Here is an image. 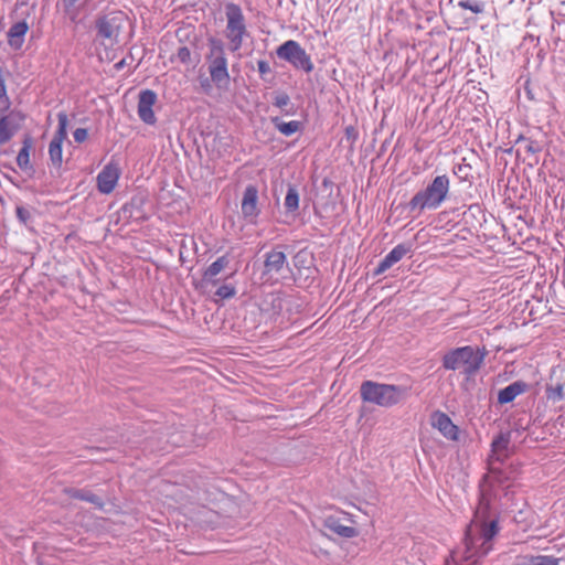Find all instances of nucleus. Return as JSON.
<instances>
[{"instance_id":"1","label":"nucleus","mask_w":565,"mask_h":565,"mask_svg":"<svg viewBox=\"0 0 565 565\" xmlns=\"http://www.w3.org/2000/svg\"><path fill=\"white\" fill-rule=\"evenodd\" d=\"M491 499L481 493L475 513L465 535V544L469 557L486 556L492 550V540L499 532L498 518H491Z\"/></svg>"},{"instance_id":"2","label":"nucleus","mask_w":565,"mask_h":565,"mask_svg":"<svg viewBox=\"0 0 565 565\" xmlns=\"http://www.w3.org/2000/svg\"><path fill=\"white\" fill-rule=\"evenodd\" d=\"M360 394L363 402L388 408L404 402L409 396V388L367 380L361 384Z\"/></svg>"},{"instance_id":"3","label":"nucleus","mask_w":565,"mask_h":565,"mask_svg":"<svg viewBox=\"0 0 565 565\" xmlns=\"http://www.w3.org/2000/svg\"><path fill=\"white\" fill-rule=\"evenodd\" d=\"M450 181L446 174L437 175L407 203L411 213L420 214L424 210H436L447 199Z\"/></svg>"},{"instance_id":"4","label":"nucleus","mask_w":565,"mask_h":565,"mask_svg":"<svg viewBox=\"0 0 565 565\" xmlns=\"http://www.w3.org/2000/svg\"><path fill=\"white\" fill-rule=\"evenodd\" d=\"M486 355V348L480 349L471 345L456 348L444 355L443 366L451 371L463 367V373L471 376L480 370Z\"/></svg>"},{"instance_id":"5","label":"nucleus","mask_w":565,"mask_h":565,"mask_svg":"<svg viewBox=\"0 0 565 565\" xmlns=\"http://www.w3.org/2000/svg\"><path fill=\"white\" fill-rule=\"evenodd\" d=\"M209 52L205 56L210 77L212 83L218 88L227 87L231 77L228 73V62L225 53V43L223 40L211 36L207 39Z\"/></svg>"},{"instance_id":"6","label":"nucleus","mask_w":565,"mask_h":565,"mask_svg":"<svg viewBox=\"0 0 565 565\" xmlns=\"http://www.w3.org/2000/svg\"><path fill=\"white\" fill-rule=\"evenodd\" d=\"M226 15V38L231 42V51H238L244 42V36L247 35V28L245 18L241 7L236 3L228 2L225 4Z\"/></svg>"},{"instance_id":"7","label":"nucleus","mask_w":565,"mask_h":565,"mask_svg":"<svg viewBox=\"0 0 565 565\" xmlns=\"http://www.w3.org/2000/svg\"><path fill=\"white\" fill-rule=\"evenodd\" d=\"M278 58L287 61L295 68L310 73L313 70L311 57L305 49L295 40H288L276 50Z\"/></svg>"},{"instance_id":"8","label":"nucleus","mask_w":565,"mask_h":565,"mask_svg":"<svg viewBox=\"0 0 565 565\" xmlns=\"http://www.w3.org/2000/svg\"><path fill=\"white\" fill-rule=\"evenodd\" d=\"M507 458L493 457L488 459L489 472L500 484L515 480L521 473V463L519 461H505Z\"/></svg>"},{"instance_id":"9","label":"nucleus","mask_w":565,"mask_h":565,"mask_svg":"<svg viewBox=\"0 0 565 565\" xmlns=\"http://www.w3.org/2000/svg\"><path fill=\"white\" fill-rule=\"evenodd\" d=\"M122 20L117 13L98 17L95 21L97 36L108 40L111 44L117 43Z\"/></svg>"},{"instance_id":"10","label":"nucleus","mask_w":565,"mask_h":565,"mask_svg":"<svg viewBox=\"0 0 565 565\" xmlns=\"http://www.w3.org/2000/svg\"><path fill=\"white\" fill-rule=\"evenodd\" d=\"M546 398L553 403L565 399V364L553 369L545 386Z\"/></svg>"},{"instance_id":"11","label":"nucleus","mask_w":565,"mask_h":565,"mask_svg":"<svg viewBox=\"0 0 565 565\" xmlns=\"http://www.w3.org/2000/svg\"><path fill=\"white\" fill-rule=\"evenodd\" d=\"M242 215L249 224H256L260 214L258 206V189L249 184L245 188L242 199Z\"/></svg>"},{"instance_id":"12","label":"nucleus","mask_w":565,"mask_h":565,"mask_svg":"<svg viewBox=\"0 0 565 565\" xmlns=\"http://www.w3.org/2000/svg\"><path fill=\"white\" fill-rule=\"evenodd\" d=\"M285 268L289 269L286 254L282 250L274 248L265 254L262 277L271 279L280 275Z\"/></svg>"},{"instance_id":"13","label":"nucleus","mask_w":565,"mask_h":565,"mask_svg":"<svg viewBox=\"0 0 565 565\" xmlns=\"http://www.w3.org/2000/svg\"><path fill=\"white\" fill-rule=\"evenodd\" d=\"M230 255L225 254L215 259L211 265H209L202 274L201 282L196 286V288L206 289L207 287H216L220 282V279L216 277L222 270H224L230 265Z\"/></svg>"},{"instance_id":"14","label":"nucleus","mask_w":565,"mask_h":565,"mask_svg":"<svg viewBox=\"0 0 565 565\" xmlns=\"http://www.w3.org/2000/svg\"><path fill=\"white\" fill-rule=\"evenodd\" d=\"M157 102V94L151 89H143L139 93L138 99V116L147 125H154L157 122L156 115L152 110Z\"/></svg>"},{"instance_id":"15","label":"nucleus","mask_w":565,"mask_h":565,"mask_svg":"<svg viewBox=\"0 0 565 565\" xmlns=\"http://www.w3.org/2000/svg\"><path fill=\"white\" fill-rule=\"evenodd\" d=\"M118 179H119L118 167L109 163V164L105 166L104 169L98 173L97 188L102 193L108 194L115 189Z\"/></svg>"},{"instance_id":"16","label":"nucleus","mask_w":565,"mask_h":565,"mask_svg":"<svg viewBox=\"0 0 565 565\" xmlns=\"http://www.w3.org/2000/svg\"><path fill=\"white\" fill-rule=\"evenodd\" d=\"M431 424L437 428L444 437L449 440H458V427L451 422L450 417L439 411L431 415Z\"/></svg>"},{"instance_id":"17","label":"nucleus","mask_w":565,"mask_h":565,"mask_svg":"<svg viewBox=\"0 0 565 565\" xmlns=\"http://www.w3.org/2000/svg\"><path fill=\"white\" fill-rule=\"evenodd\" d=\"M530 385L524 381H515L510 385L503 387L498 393V403L500 405L509 404L513 402L516 396L525 393Z\"/></svg>"},{"instance_id":"18","label":"nucleus","mask_w":565,"mask_h":565,"mask_svg":"<svg viewBox=\"0 0 565 565\" xmlns=\"http://www.w3.org/2000/svg\"><path fill=\"white\" fill-rule=\"evenodd\" d=\"M28 30L29 25L25 20L12 24L7 33L9 46L13 50H20Z\"/></svg>"},{"instance_id":"19","label":"nucleus","mask_w":565,"mask_h":565,"mask_svg":"<svg viewBox=\"0 0 565 565\" xmlns=\"http://www.w3.org/2000/svg\"><path fill=\"white\" fill-rule=\"evenodd\" d=\"M64 493L72 499L89 502L98 510H104L105 503L103 499L88 489L65 488Z\"/></svg>"},{"instance_id":"20","label":"nucleus","mask_w":565,"mask_h":565,"mask_svg":"<svg viewBox=\"0 0 565 565\" xmlns=\"http://www.w3.org/2000/svg\"><path fill=\"white\" fill-rule=\"evenodd\" d=\"M323 525L330 532L344 539L355 537L359 534L355 527L342 524L341 520L335 516H328Z\"/></svg>"},{"instance_id":"21","label":"nucleus","mask_w":565,"mask_h":565,"mask_svg":"<svg viewBox=\"0 0 565 565\" xmlns=\"http://www.w3.org/2000/svg\"><path fill=\"white\" fill-rule=\"evenodd\" d=\"M33 147V139L30 135H25L22 140V148L17 156V164L23 171H34L30 162V152Z\"/></svg>"},{"instance_id":"22","label":"nucleus","mask_w":565,"mask_h":565,"mask_svg":"<svg viewBox=\"0 0 565 565\" xmlns=\"http://www.w3.org/2000/svg\"><path fill=\"white\" fill-rule=\"evenodd\" d=\"M511 441V433L510 431H500L491 443V455L489 459H493V457L507 458V454H503L508 450V447Z\"/></svg>"},{"instance_id":"23","label":"nucleus","mask_w":565,"mask_h":565,"mask_svg":"<svg viewBox=\"0 0 565 565\" xmlns=\"http://www.w3.org/2000/svg\"><path fill=\"white\" fill-rule=\"evenodd\" d=\"M19 129L13 122V115L0 116V147L9 142Z\"/></svg>"},{"instance_id":"24","label":"nucleus","mask_w":565,"mask_h":565,"mask_svg":"<svg viewBox=\"0 0 565 565\" xmlns=\"http://www.w3.org/2000/svg\"><path fill=\"white\" fill-rule=\"evenodd\" d=\"M559 558L551 555H520L514 565H558Z\"/></svg>"},{"instance_id":"25","label":"nucleus","mask_w":565,"mask_h":565,"mask_svg":"<svg viewBox=\"0 0 565 565\" xmlns=\"http://www.w3.org/2000/svg\"><path fill=\"white\" fill-rule=\"evenodd\" d=\"M271 124L284 136L289 137L301 129V122L298 120L284 121L280 117H271Z\"/></svg>"},{"instance_id":"26","label":"nucleus","mask_w":565,"mask_h":565,"mask_svg":"<svg viewBox=\"0 0 565 565\" xmlns=\"http://www.w3.org/2000/svg\"><path fill=\"white\" fill-rule=\"evenodd\" d=\"M273 105L281 109L285 115H295L296 109L290 103V97L287 93H278L274 97Z\"/></svg>"},{"instance_id":"27","label":"nucleus","mask_w":565,"mask_h":565,"mask_svg":"<svg viewBox=\"0 0 565 565\" xmlns=\"http://www.w3.org/2000/svg\"><path fill=\"white\" fill-rule=\"evenodd\" d=\"M285 209L289 213H294L299 207V192L295 185L288 184V190L284 202Z\"/></svg>"},{"instance_id":"28","label":"nucleus","mask_w":565,"mask_h":565,"mask_svg":"<svg viewBox=\"0 0 565 565\" xmlns=\"http://www.w3.org/2000/svg\"><path fill=\"white\" fill-rule=\"evenodd\" d=\"M412 246L413 245L411 243L398 244L385 256V258L394 265L412 252Z\"/></svg>"},{"instance_id":"29","label":"nucleus","mask_w":565,"mask_h":565,"mask_svg":"<svg viewBox=\"0 0 565 565\" xmlns=\"http://www.w3.org/2000/svg\"><path fill=\"white\" fill-rule=\"evenodd\" d=\"M235 271H233L230 276L226 277L225 280L233 277ZM236 295V287L227 281H224L221 286L217 287V289L214 292V296L218 297L221 300H226L235 297Z\"/></svg>"},{"instance_id":"30","label":"nucleus","mask_w":565,"mask_h":565,"mask_svg":"<svg viewBox=\"0 0 565 565\" xmlns=\"http://www.w3.org/2000/svg\"><path fill=\"white\" fill-rule=\"evenodd\" d=\"M57 120H58V127H57V130L51 141H57L58 143H63L64 139L67 136V130H66L67 124H68L67 115L65 113H58Z\"/></svg>"},{"instance_id":"31","label":"nucleus","mask_w":565,"mask_h":565,"mask_svg":"<svg viewBox=\"0 0 565 565\" xmlns=\"http://www.w3.org/2000/svg\"><path fill=\"white\" fill-rule=\"evenodd\" d=\"M312 260V254L307 249L302 248L295 254L292 257L294 266L298 269L308 268Z\"/></svg>"},{"instance_id":"32","label":"nucleus","mask_w":565,"mask_h":565,"mask_svg":"<svg viewBox=\"0 0 565 565\" xmlns=\"http://www.w3.org/2000/svg\"><path fill=\"white\" fill-rule=\"evenodd\" d=\"M516 143L524 145V147H523L524 152L532 154V156L542 151V146L539 141L533 140L531 138H526L522 135L519 136V138L516 139Z\"/></svg>"},{"instance_id":"33","label":"nucleus","mask_w":565,"mask_h":565,"mask_svg":"<svg viewBox=\"0 0 565 565\" xmlns=\"http://www.w3.org/2000/svg\"><path fill=\"white\" fill-rule=\"evenodd\" d=\"M49 156L52 164L56 168H61L63 157L62 143L51 141L49 145Z\"/></svg>"},{"instance_id":"34","label":"nucleus","mask_w":565,"mask_h":565,"mask_svg":"<svg viewBox=\"0 0 565 565\" xmlns=\"http://www.w3.org/2000/svg\"><path fill=\"white\" fill-rule=\"evenodd\" d=\"M142 204V200L141 199H131V201L127 204H125L122 206V212L126 214V213H129V217H135L136 220H139L141 218V213H140V206Z\"/></svg>"},{"instance_id":"35","label":"nucleus","mask_w":565,"mask_h":565,"mask_svg":"<svg viewBox=\"0 0 565 565\" xmlns=\"http://www.w3.org/2000/svg\"><path fill=\"white\" fill-rule=\"evenodd\" d=\"M10 107V100L7 95L6 79L3 76V67L0 66V111H6Z\"/></svg>"},{"instance_id":"36","label":"nucleus","mask_w":565,"mask_h":565,"mask_svg":"<svg viewBox=\"0 0 565 565\" xmlns=\"http://www.w3.org/2000/svg\"><path fill=\"white\" fill-rule=\"evenodd\" d=\"M458 6L461 9L470 10L475 14H479L484 11V2L480 0H460L458 1Z\"/></svg>"},{"instance_id":"37","label":"nucleus","mask_w":565,"mask_h":565,"mask_svg":"<svg viewBox=\"0 0 565 565\" xmlns=\"http://www.w3.org/2000/svg\"><path fill=\"white\" fill-rule=\"evenodd\" d=\"M471 166L459 163L454 167V173L462 181H468L471 178Z\"/></svg>"},{"instance_id":"38","label":"nucleus","mask_w":565,"mask_h":565,"mask_svg":"<svg viewBox=\"0 0 565 565\" xmlns=\"http://www.w3.org/2000/svg\"><path fill=\"white\" fill-rule=\"evenodd\" d=\"M175 56L182 64L189 65L192 63L191 51L185 45L178 49Z\"/></svg>"},{"instance_id":"39","label":"nucleus","mask_w":565,"mask_h":565,"mask_svg":"<svg viewBox=\"0 0 565 565\" xmlns=\"http://www.w3.org/2000/svg\"><path fill=\"white\" fill-rule=\"evenodd\" d=\"M15 215L19 222L22 223L23 225H28L32 218L31 212L22 205L17 206Z\"/></svg>"},{"instance_id":"40","label":"nucleus","mask_w":565,"mask_h":565,"mask_svg":"<svg viewBox=\"0 0 565 565\" xmlns=\"http://www.w3.org/2000/svg\"><path fill=\"white\" fill-rule=\"evenodd\" d=\"M392 263L387 258H383L373 270V276H380L392 267Z\"/></svg>"},{"instance_id":"41","label":"nucleus","mask_w":565,"mask_h":565,"mask_svg":"<svg viewBox=\"0 0 565 565\" xmlns=\"http://www.w3.org/2000/svg\"><path fill=\"white\" fill-rule=\"evenodd\" d=\"M257 66H258V72H259L262 78H264V79H265V75H267L271 72L269 63L265 60H259L257 62Z\"/></svg>"},{"instance_id":"42","label":"nucleus","mask_w":565,"mask_h":565,"mask_svg":"<svg viewBox=\"0 0 565 565\" xmlns=\"http://www.w3.org/2000/svg\"><path fill=\"white\" fill-rule=\"evenodd\" d=\"M74 139L76 142L81 143L87 139L88 132L86 128H77L73 132Z\"/></svg>"},{"instance_id":"43","label":"nucleus","mask_w":565,"mask_h":565,"mask_svg":"<svg viewBox=\"0 0 565 565\" xmlns=\"http://www.w3.org/2000/svg\"><path fill=\"white\" fill-rule=\"evenodd\" d=\"M344 132H345V137L348 140L354 142L358 139V131H356L355 127L348 126L345 128Z\"/></svg>"},{"instance_id":"44","label":"nucleus","mask_w":565,"mask_h":565,"mask_svg":"<svg viewBox=\"0 0 565 565\" xmlns=\"http://www.w3.org/2000/svg\"><path fill=\"white\" fill-rule=\"evenodd\" d=\"M211 82V77L201 81V86L205 92H209L212 88Z\"/></svg>"},{"instance_id":"45","label":"nucleus","mask_w":565,"mask_h":565,"mask_svg":"<svg viewBox=\"0 0 565 565\" xmlns=\"http://www.w3.org/2000/svg\"><path fill=\"white\" fill-rule=\"evenodd\" d=\"M125 64H126V62H125V60L122 58L121 61H119V62H117V63L115 64V67H116V70H121V68L125 66Z\"/></svg>"},{"instance_id":"46","label":"nucleus","mask_w":565,"mask_h":565,"mask_svg":"<svg viewBox=\"0 0 565 565\" xmlns=\"http://www.w3.org/2000/svg\"><path fill=\"white\" fill-rule=\"evenodd\" d=\"M473 209H476V210L480 211L479 205H471V206L469 207V210H470V211H471V210H473Z\"/></svg>"}]
</instances>
